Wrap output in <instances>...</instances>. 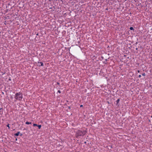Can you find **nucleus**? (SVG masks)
I'll list each match as a JSON object with an SVG mask.
<instances>
[{
  "label": "nucleus",
  "instance_id": "17",
  "mask_svg": "<svg viewBox=\"0 0 152 152\" xmlns=\"http://www.w3.org/2000/svg\"><path fill=\"white\" fill-rule=\"evenodd\" d=\"M137 72H138V73H139L140 71H139V70H138V71H137Z\"/></svg>",
  "mask_w": 152,
  "mask_h": 152
},
{
  "label": "nucleus",
  "instance_id": "2",
  "mask_svg": "<svg viewBox=\"0 0 152 152\" xmlns=\"http://www.w3.org/2000/svg\"><path fill=\"white\" fill-rule=\"evenodd\" d=\"M15 98L16 100H21L23 98V94L20 92L17 93L15 95Z\"/></svg>",
  "mask_w": 152,
  "mask_h": 152
},
{
  "label": "nucleus",
  "instance_id": "1",
  "mask_svg": "<svg viewBox=\"0 0 152 152\" xmlns=\"http://www.w3.org/2000/svg\"><path fill=\"white\" fill-rule=\"evenodd\" d=\"M86 131H82L80 130H78L77 131L76 133L75 136L77 138H78L80 136H83L86 134Z\"/></svg>",
  "mask_w": 152,
  "mask_h": 152
},
{
  "label": "nucleus",
  "instance_id": "11",
  "mask_svg": "<svg viewBox=\"0 0 152 152\" xmlns=\"http://www.w3.org/2000/svg\"><path fill=\"white\" fill-rule=\"evenodd\" d=\"M7 126L9 128V129H10V126H9V124H8L7 125Z\"/></svg>",
  "mask_w": 152,
  "mask_h": 152
},
{
  "label": "nucleus",
  "instance_id": "22",
  "mask_svg": "<svg viewBox=\"0 0 152 152\" xmlns=\"http://www.w3.org/2000/svg\"><path fill=\"white\" fill-rule=\"evenodd\" d=\"M16 141L17 140V138H16V140H15Z\"/></svg>",
  "mask_w": 152,
  "mask_h": 152
},
{
  "label": "nucleus",
  "instance_id": "3",
  "mask_svg": "<svg viewBox=\"0 0 152 152\" xmlns=\"http://www.w3.org/2000/svg\"><path fill=\"white\" fill-rule=\"evenodd\" d=\"M38 64H40V65H39L38 66H43V63L42 62H38Z\"/></svg>",
  "mask_w": 152,
  "mask_h": 152
},
{
  "label": "nucleus",
  "instance_id": "20",
  "mask_svg": "<svg viewBox=\"0 0 152 152\" xmlns=\"http://www.w3.org/2000/svg\"><path fill=\"white\" fill-rule=\"evenodd\" d=\"M36 35H38V33H37V34H36Z\"/></svg>",
  "mask_w": 152,
  "mask_h": 152
},
{
  "label": "nucleus",
  "instance_id": "19",
  "mask_svg": "<svg viewBox=\"0 0 152 152\" xmlns=\"http://www.w3.org/2000/svg\"><path fill=\"white\" fill-rule=\"evenodd\" d=\"M22 134H20V136H22Z\"/></svg>",
  "mask_w": 152,
  "mask_h": 152
},
{
  "label": "nucleus",
  "instance_id": "13",
  "mask_svg": "<svg viewBox=\"0 0 152 152\" xmlns=\"http://www.w3.org/2000/svg\"><path fill=\"white\" fill-rule=\"evenodd\" d=\"M141 75H139V76H138V77H139V78H140V77H141Z\"/></svg>",
  "mask_w": 152,
  "mask_h": 152
},
{
  "label": "nucleus",
  "instance_id": "8",
  "mask_svg": "<svg viewBox=\"0 0 152 152\" xmlns=\"http://www.w3.org/2000/svg\"><path fill=\"white\" fill-rule=\"evenodd\" d=\"M130 29L131 30H134V29L133 27H130Z\"/></svg>",
  "mask_w": 152,
  "mask_h": 152
},
{
  "label": "nucleus",
  "instance_id": "6",
  "mask_svg": "<svg viewBox=\"0 0 152 152\" xmlns=\"http://www.w3.org/2000/svg\"><path fill=\"white\" fill-rule=\"evenodd\" d=\"M37 126H38V127L39 129H41L42 126H41V125H38Z\"/></svg>",
  "mask_w": 152,
  "mask_h": 152
},
{
  "label": "nucleus",
  "instance_id": "12",
  "mask_svg": "<svg viewBox=\"0 0 152 152\" xmlns=\"http://www.w3.org/2000/svg\"><path fill=\"white\" fill-rule=\"evenodd\" d=\"M58 92L59 93H61V91H60V90H58Z\"/></svg>",
  "mask_w": 152,
  "mask_h": 152
},
{
  "label": "nucleus",
  "instance_id": "9",
  "mask_svg": "<svg viewBox=\"0 0 152 152\" xmlns=\"http://www.w3.org/2000/svg\"><path fill=\"white\" fill-rule=\"evenodd\" d=\"M33 125L34 126H37L38 125L36 124H33Z\"/></svg>",
  "mask_w": 152,
  "mask_h": 152
},
{
  "label": "nucleus",
  "instance_id": "18",
  "mask_svg": "<svg viewBox=\"0 0 152 152\" xmlns=\"http://www.w3.org/2000/svg\"><path fill=\"white\" fill-rule=\"evenodd\" d=\"M11 99H12L13 98V97L12 96H11Z\"/></svg>",
  "mask_w": 152,
  "mask_h": 152
},
{
  "label": "nucleus",
  "instance_id": "25",
  "mask_svg": "<svg viewBox=\"0 0 152 152\" xmlns=\"http://www.w3.org/2000/svg\"><path fill=\"white\" fill-rule=\"evenodd\" d=\"M151 117L152 118V115L151 116Z\"/></svg>",
  "mask_w": 152,
  "mask_h": 152
},
{
  "label": "nucleus",
  "instance_id": "16",
  "mask_svg": "<svg viewBox=\"0 0 152 152\" xmlns=\"http://www.w3.org/2000/svg\"><path fill=\"white\" fill-rule=\"evenodd\" d=\"M9 80H10V81H11V78H9Z\"/></svg>",
  "mask_w": 152,
  "mask_h": 152
},
{
  "label": "nucleus",
  "instance_id": "10",
  "mask_svg": "<svg viewBox=\"0 0 152 152\" xmlns=\"http://www.w3.org/2000/svg\"><path fill=\"white\" fill-rule=\"evenodd\" d=\"M142 75L143 76H144L145 75V73H143L142 74Z\"/></svg>",
  "mask_w": 152,
  "mask_h": 152
},
{
  "label": "nucleus",
  "instance_id": "23",
  "mask_svg": "<svg viewBox=\"0 0 152 152\" xmlns=\"http://www.w3.org/2000/svg\"><path fill=\"white\" fill-rule=\"evenodd\" d=\"M136 50H137V48H136Z\"/></svg>",
  "mask_w": 152,
  "mask_h": 152
},
{
  "label": "nucleus",
  "instance_id": "14",
  "mask_svg": "<svg viewBox=\"0 0 152 152\" xmlns=\"http://www.w3.org/2000/svg\"><path fill=\"white\" fill-rule=\"evenodd\" d=\"M57 84L58 85H59V84H60V83H59L58 82L57 83Z\"/></svg>",
  "mask_w": 152,
  "mask_h": 152
},
{
  "label": "nucleus",
  "instance_id": "4",
  "mask_svg": "<svg viewBox=\"0 0 152 152\" xmlns=\"http://www.w3.org/2000/svg\"><path fill=\"white\" fill-rule=\"evenodd\" d=\"M20 133V132H18L17 133H15L14 134V135L15 136H18L19 135V134Z\"/></svg>",
  "mask_w": 152,
  "mask_h": 152
},
{
  "label": "nucleus",
  "instance_id": "5",
  "mask_svg": "<svg viewBox=\"0 0 152 152\" xmlns=\"http://www.w3.org/2000/svg\"><path fill=\"white\" fill-rule=\"evenodd\" d=\"M119 101H120V99H118L116 101V105H117L118 104V103L119 102Z\"/></svg>",
  "mask_w": 152,
  "mask_h": 152
},
{
  "label": "nucleus",
  "instance_id": "15",
  "mask_svg": "<svg viewBox=\"0 0 152 152\" xmlns=\"http://www.w3.org/2000/svg\"><path fill=\"white\" fill-rule=\"evenodd\" d=\"M83 107V105H80V107Z\"/></svg>",
  "mask_w": 152,
  "mask_h": 152
},
{
  "label": "nucleus",
  "instance_id": "24",
  "mask_svg": "<svg viewBox=\"0 0 152 152\" xmlns=\"http://www.w3.org/2000/svg\"><path fill=\"white\" fill-rule=\"evenodd\" d=\"M86 142H85V143H86Z\"/></svg>",
  "mask_w": 152,
  "mask_h": 152
},
{
  "label": "nucleus",
  "instance_id": "7",
  "mask_svg": "<svg viewBox=\"0 0 152 152\" xmlns=\"http://www.w3.org/2000/svg\"><path fill=\"white\" fill-rule=\"evenodd\" d=\"M31 124V122H29L28 121L26 122V124Z\"/></svg>",
  "mask_w": 152,
  "mask_h": 152
},
{
  "label": "nucleus",
  "instance_id": "21",
  "mask_svg": "<svg viewBox=\"0 0 152 152\" xmlns=\"http://www.w3.org/2000/svg\"><path fill=\"white\" fill-rule=\"evenodd\" d=\"M68 108H69V109H70V107H69Z\"/></svg>",
  "mask_w": 152,
  "mask_h": 152
}]
</instances>
